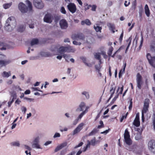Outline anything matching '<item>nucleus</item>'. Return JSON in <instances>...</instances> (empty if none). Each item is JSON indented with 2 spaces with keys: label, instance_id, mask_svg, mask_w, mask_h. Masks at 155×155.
I'll use <instances>...</instances> for the list:
<instances>
[{
  "label": "nucleus",
  "instance_id": "f257e3e1",
  "mask_svg": "<svg viewBox=\"0 0 155 155\" xmlns=\"http://www.w3.org/2000/svg\"><path fill=\"white\" fill-rule=\"evenodd\" d=\"M124 142L127 144L126 146V149L129 150L131 151L133 148L130 146L132 144V140L130 137V132L128 131V129H126L124 134Z\"/></svg>",
  "mask_w": 155,
  "mask_h": 155
},
{
  "label": "nucleus",
  "instance_id": "f03ea898",
  "mask_svg": "<svg viewBox=\"0 0 155 155\" xmlns=\"http://www.w3.org/2000/svg\"><path fill=\"white\" fill-rule=\"evenodd\" d=\"M16 25V21L14 17H10L6 20L4 27L5 30L8 31H11L12 30V28L15 27Z\"/></svg>",
  "mask_w": 155,
  "mask_h": 155
},
{
  "label": "nucleus",
  "instance_id": "7ed1b4c3",
  "mask_svg": "<svg viewBox=\"0 0 155 155\" xmlns=\"http://www.w3.org/2000/svg\"><path fill=\"white\" fill-rule=\"evenodd\" d=\"M71 38L73 40L79 39L83 40L85 38V36L82 33H79L72 35Z\"/></svg>",
  "mask_w": 155,
  "mask_h": 155
},
{
  "label": "nucleus",
  "instance_id": "20e7f679",
  "mask_svg": "<svg viewBox=\"0 0 155 155\" xmlns=\"http://www.w3.org/2000/svg\"><path fill=\"white\" fill-rule=\"evenodd\" d=\"M147 58L151 65L155 68V56H152L150 53H147Z\"/></svg>",
  "mask_w": 155,
  "mask_h": 155
},
{
  "label": "nucleus",
  "instance_id": "39448f33",
  "mask_svg": "<svg viewBox=\"0 0 155 155\" xmlns=\"http://www.w3.org/2000/svg\"><path fill=\"white\" fill-rule=\"evenodd\" d=\"M150 102V100L149 99L146 98L145 99L143 108L142 110V112L146 113L148 111Z\"/></svg>",
  "mask_w": 155,
  "mask_h": 155
},
{
  "label": "nucleus",
  "instance_id": "423d86ee",
  "mask_svg": "<svg viewBox=\"0 0 155 155\" xmlns=\"http://www.w3.org/2000/svg\"><path fill=\"white\" fill-rule=\"evenodd\" d=\"M136 80L137 87L139 89H140L141 88V85L143 83V81L142 76L139 73H137V75Z\"/></svg>",
  "mask_w": 155,
  "mask_h": 155
},
{
  "label": "nucleus",
  "instance_id": "0eeeda50",
  "mask_svg": "<svg viewBox=\"0 0 155 155\" xmlns=\"http://www.w3.org/2000/svg\"><path fill=\"white\" fill-rule=\"evenodd\" d=\"M33 4L36 8L38 9H42L44 7V4L41 0H34Z\"/></svg>",
  "mask_w": 155,
  "mask_h": 155
},
{
  "label": "nucleus",
  "instance_id": "6e6552de",
  "mask_svg": "<svg viewBox=\"0 0 155 155\" xmlns=\"http://www.w3.org/2000/svg\"><path fill=\"white\" fill-rule=\"evenodd\" d=\"M53 20V16L50 14L48 13L46 14L44 18V21L47 23H51Z\"/></svg>",
  "mask_w": 155,
  "mask_h": 155
},
{
  "label": "nucleus",
  "instance_id": "1a4fd4ad",
  "mask_svg": "<svg viewBox=\"0 0 155 155\" xmlns=\"http://www.w3.org/2000/svg\"><path fill=\"white\" fill-rule=\"evenodd\" d=\"M69 11L72 13H74L77 10L76 6L74 3H70L67 5Z\"/></svg>",
  "mask_w": 155,
  "mask_h": 155
},
{
  "label": "nucleus",
  "instance_id": "9d476101",
  "mask_svg": "<svg viewBox=\"0 0 155 155\" xmlns=\"http://www.w3.org/2000/svg\"><path fill=\"white\" fill-rule=\"evenodd\" d=\"M148 147L149 150L155 153V141L154 140H151L149 142Z\"/></svg>",
  "mask_w": 155,
  "mask_h": 155
},
{
  "label": "nucleus",
  "instance_id": "9b49d317",
  "mask_svg": "<svg viewBox=\"0 0 155 155\" xmlns=\"http://www.w3.org/2000/svg\"><path fill=\"white\" fill-rule=\"evenodd\" d=\"M18 8L21 12L23 13L27 12L28 10V7L25 4L21 2L19 4Z\"/></svg>",
  "mask_w": 155,
  "mask_h": 155
},
{
  "label": "nucleus",
  "instance_id": "f8f14e48",
  "mask_svg": "<svg viewBox=\"0 0 155 155\" xmlns=\"http://www.w3.org/2000/svg\"><path fill=\"white\" fill-rule=\"evenodd\" d=\"M59 24L61 28L62 29H66L68 27V23L65 19L61 20L60 21Z\"/></svg>",
  "mask_w": 155,
  "mask_h": 155
},
{
  "label": "nucleus",
  "instance_id": "ddd939ff",
  "mask_svg": "<svg viewBox=\"0 0 155 155\" xmlns=\"http://www.w3.org/2000/svg\"><path fill=\"white\" fill-rule=\"evenodd\" d=\"M84 125L83 123H80L74 130L73 134L74 135L80 132L82 129Z\"/></svg>",
  "mask_w": 155,
  "mask_h": 155
},
{
  "label": "nucleus",
  "instance_id": "4468645a",
  "mask_svg": "<svg viewBox=\"0 0 155 155\" xmlns=\"http://www.w3.org/2000/svg\"><path fill=\"white\" fill-rule=\"evenodd\" d=\"M133 124L136 127H138L140 125V121L139 114H136V117L133 122Z\"/></svg>",
  "mask_w": 155,
  "mask_h": 155
},
{
  "label": "nucleus",
  "instance_id": "2eb2a0df",
  "mask_svg": "<svg viewBox=\"0 0 155 155\" xmlns=\"http://www.w3.org/2000/svg\"><path fill=\"white\" fill-rule=\"evenodd\" d=\"M67 145V142H65L62 143L59 145L54 150L55 152H57L59 150L65 147H66Z\"/></svg>",
  "mask_w": 155,
  "mask_h": 155
},
{
  "label": "nucleus",
  "instance_id": "dca6fc26",
  "mask_svg": "<svg viewBox=\"0 0 155 155\" xmlns=\"http://www.w3.org/2000/svg\"><path fill=\"white\" fill-rule=\"evenodd\" d=\"M127 63L125 62L124 63V65H123V69L120 70L119 73V77L120 78L122 76V74L123 73H125V68L126 66Z\"/></svg>",
  "mask_w": 155,
  "mask_h": 155
},
{
  "label": "nucleus",
  "instance_id": "f3484780",
  "mask_svg": "<svg viewBox=\"0 0 155 155\" xmlns=\"http://www.w3.org/2000/svg\"><path fill=\"white\" fill-rule=\"evenodd\" d=\"M107 26L110 30L112 31L113 33H114V30L115 28V27L114 24L111 23H108L107 24Z\"/></svg>",
  "mask_w": 155,
  "mask_h": 155
},
{
  "label": "nucleus",
  "instance_id": "a211bd4d",
  "mask_svg": "<svg viewBox=\"0 0 155 155\" xmlns=\"http://www.w3.org/2000/svg\"><path fill=\"white\" fill-rule=\"evenodd\" d=\"M85 106V104L84 102H81L80 105L79 107L77 108L76 111H81L83 110V108Z\"/></svg>",
  "mask_w": 155,
  "mask_h": 155
},
{
  "label": "nucleus",
  "instance_id": "6ab92c4d",
  "mask_svg": "<svg viewBox=\"0 0 155 155\" xmlns=\"http://www.w3.org/2000/svg\"><path fill=\"white\" fill-rule=\"evenodd\" d=\"M66 52H74L75 51V49L73 47L70 45L66 47Z\"/></svg>",
  "mask_w": 155,
  "mask_h": 155
},
{
  "label": "nucleus",
  "instance_id": "aec40b11",
  "mask_svg": "<svg viewBox=\"0 0 155 155\" xmlns=\"http://www.w3.org/2000/svg\"><path fill=\"white\" fill-rule=\"evenodd\" d=\"M91 24L90 21L88 19H86L81 21V24L82 25H84L86 24L87 25L89 26L91 25Z\"/></svg>",
  "mask_w": 155,
  "mask_h": 155
},
{
  "label": "nucleus",
  "instance_id": "412c9836",
  "mask_svg": "<svg viewBox=\"0 0 155 155\" xmlns=\"http://www.w3.org/2000/svg\"><path fill=\"white\" fill-rule=\"evenodd\" d=\"M58 52L61 54L66 52V47L62 46L60 47L58 49Z\"/></svg>",
  "mask_w": 155,
  "mask_h": 155
},
{
  "label": "nucleus",
  "instance_id": "4be33fe9",
  "mask_svg": "<svg viewBox=\"0 0 155 155\" xmlns=\"http://www.w3.org/2000/svg\"><path fill=\"white\" fill-rule=\"evenodd\" d=\"M144 9L145 13L147 17H149L150 15V10L147 4L145 5Z\"/></svg>",
  "mask_w": 155,
  "mask_h": 155
},
{
  "label": "nucleus",
  "instance_id": "5701e85b",
  "mask_svg": "<svg viewBox=\"0 0 155 155\" xmlns=\"http://www.w3.org/2000/svg\"><path fill=\"white\" fill-rule=\"evenodd\" d=\"M150 49L151 51L155 53V41H152L150 45Z\"/></svg>",
  "mask_w": 155,
  "mask_h": 155
},
{
  "label": "nucleus",
  "instance_id": "b1692460",
  "mask_svg": "<svg viewBox=\"0 0 155 155\" xmlns=\"http://www.w3.org/2000/svg\"><path fill=\"white\" fill-rule=\"evenodd\" d=\"M25 27L23 25H21L18 27L17 31H18L22 32L25 30Z\"/></svg>",
  "mask_w": 155,
  "mask_h": 155
},
{
  "label": "nucleus",
  "instance_id": "393cba45",
  "mask_svg": "<svg viewBox=\"0 0 155 155\" xmlns=\"http://www.w3.org/2000/svg\"><path fill=\"white\" fill-rule=\"evenodd\" d=\"M98 24H96V26L95 25H94V28L97 32H101V30L102 29V27H101L98 26Z\"/></svg>",
  "mask_w": 155,
  "mask_h": 155
},
{
  "label": "nucleus",
  "instance_id": "a878e982",
  "mask_svg": "<svg viewBox=\"0 0 155 155\" xmlns=\"http://www.w3.org/2000/svg\"><path fill=\"white\" fill-rule=\"evenodd\" d=\"M39 41L38 39L34 38L31 41V46L37 44L38 43Z\"/></svg>",
  "mask_w": 155,
  "mask_h": 155
},
{
  "label": "nucleus",
  "instance_id": "bb28decb",
  "mask_svg": "<svg viewBox=\"0 0 155 155\" xmlns=\"http://www.w3.org/2000/svg\"><path fill=\"white\" fill-rule=\"evenodd\" d=\"M131 39H132V38H131V37H130L127 40H126V42H128V44L127 46V48L126 49V51H125L126 53L127 52V51H128V50L130 46V44L131 43Z\"/></svg>",
  "mask_w": 155,
  "mask_h": 155
},
{
  "label": "nucleus",
  "instance_id": "cd10ccee",
  "mask_svg": "<svg viewBox=\"0 0 155 155\" xmlns=\"http://www.w3.org/2000/svg\"><path fill=\"white\" fill-rule=\"evenodd\" d=\"M114 50V48L112 46H110L109 48L108 51H107V54L109 56H111L112 51Z\"/></svg>",
  "mask_w": 155,
  "mask_h": 155
},
{
  "label": "nucleus",
  "instance_id": "c85d7f7f",
  "mask_svg": "<svg viewBox=\"0 0 155 155\" xmlns=\"http://www.w3.org/2000/svg\"><path fill=\"white\" fill-rule=\"evenodd\" d=\"M26 2L28 5L29 11L32 12V7L31 3L28 0H27Z\"/></svg>",
  "mask_w": 155,
  "mask_h": 155
},
{
  "label": "nucleus",
  "instance_id": "c756f323",
  "mask_svg": "<svg viewBox=\"0 0 155 155\" xmlns=\"http://www.w3.org/2000/svg\"><path fill=\"white\" fill-rule=\"evenodd\" d=\"M2 76L4 77L8 78L11 75V73L10 71L9 72H6V71H4L2 74Z\"/></svg>",
  "mask_w": 155,
  "mask_h": 155
},
{
  "label": "nucleus",
  "instance_id": "7c9ffc66",
  "mask_svg": "<svg viewBox=\"0 0 155 155\" xmlns=\"http://www.w3.org/2000/svg\"><path fill=\"white\" fill-rule=\"evenodd\" d=\"M97 129L96 128H94L89 134H88V136H90L96 134V133H97Z\"/></svg>",
  "mask_w": 155,
  "mask_h": 155
},
{
  "label": "nucleus",
  "instance_id": "2f4dec72",
  "mask_svg": "<svg viewBox=\"0 0 155 155\" xmlns=\"http://www.w3.org/2000/svg\"><path fill=\"white\" fill-rule=\"evenodd\" d=\"M101 54L99 53H97L94 54L95 58L97 60H100L101 59Z\"/></svg>",
  "mask_w": 155,
  "mask_h": 155
},
{
  "label": "nucleus",
  "instance_id": "473e14b6",
  "mask_svg": "<svg viewBox=\"0 0 155 155\" xmlns=\"http://www.w3.org/2000/svg\"><path fill=\"white\" fill-rule=\"evenodd\" d=\"M12 3H6L4 4L3 5V7L5 9H7L9 8L12 5Z\"/></svg>",
  "mask_w": 155,
  "mask_h": 155
},
{
  "label": "nucleus",
  "instance_id": "72a5a7b5",
  "mask_svg": "<svg viewBox=\"0 0 155 155\" xmlns=\"http://www.w3.org/2000/svg\"><path fill=\"white\" fill-rule=\"evenodd\" d=\"M96 143V141L95 138L94 137L93 139L91 140L90 144L91 145L94 146Z\"/></svg>",
  "mask_w": 155,
  "mask_h": 155
},
{
  "label": "nucleus",
  "instance_id": "f704fd0d",
  "mask_svg": "<svg viewBox=\"0 0 155 155\" xmlns=\"http://www.w3.org/2000/svg\"><path fill=\"white\" fill-rule=\"evenodd\" d=\"M0 46H3V47L1 48V50H5L6 49V48L4 47L5 46V44L4 42H0Z\"/></svg>",
  "mask_w": 155,
  "mask_h": 155
},
{
  "label": "nucleus",
  "instance_id": "c9c22d12",
  "mask_svg": "<svg viewBox=\"0 0 155 155\" xmlns=\"http://www.w3.org/2000/svg\"><path fill=\"white\" fill-rule=\"evenodd\" d=\"M132 99L131 98L130 99V105L129 107V110H132V108L133 102L132 101Z\"/></svg>",
  "mask_w": 155,
  "mask_h": 155
},
{
  "label": "nucleus",
  "instance_id": "e433bc0d",
  "mask_svg": "<svg viewBox=\"0 0 155 155\" xmlns=\"http://www.w3.org/2000/svg\"><path fill=\"white\" fill-rule=\"evenodd\" d=\"M82 94L84 95L87 99H88L89 98V93L87 92L84 91L82 93Z\"/></svg>",
  "mask_w": 155,
  "mask_h": 155
},
{
  "label": "nucleus",
  "instance_id": "4c0bfd02",
  "mask_svg": "<svg viewBox=\"0 0 155 155\" xmlns=\"http://www.w3.org/2000/svg\"><path fill=\"white\" fill-rule=\"evenodd\" d=\"M33 148H35L38 149L40 148V145L38 143H34L32 145Z\"/></svg>",
  "mask_w": 155,
  "mask_h": 155
},
{
  "label": "nucleus",
  "instance_id": "58836bf2",
  "mask_svg": "<svg viewBox=\"0 0 155 155\" xmlns=\"http://www.w3.org/2000/svg\"><path fill=\"white\" fill-rule=\"evenodd\" d=\"M153 128L155 130V112L153 113Z\"/></svg>",
  "mask_w": 155,
  "mask_h": 155
},
{
  "label": "nucleus",
  "instance_id": "ea45409f",
  "mask_svg": "<svg viewBox=\"0 0 155 155\" xmlns=\"http://www.w3.org/2000/svg\"><path fill=\"white\" fill-rule=\"evenodd\" d=\"M61 12L63 14H66V11L64 8V7L63 6L60 9Z\"/></svg>",
  "mask_w": 155,
  "mask_h": 155
},
{
  "label": "nucleus",
  "instance_id": "a19ab883",
  "mask_svg": "<svg viewBox=\"0 0 155 155\" xmlns=\"http://www.w3.org/2000/svg\"><path fill=\"white\" fill-rule=\"evenodd\" d=\"M17 97L16 94L15 93L12 92L11 93V99L13 98V99H16Z\"/></svg>",
  "mask_w": 155,
  "mask_h": 155
},
{
  "label": "nucleus",
  "instance_id": "79ce46f5",
  "mask_svg": "<svg viewBox=\"0 0 155 155\" xmlns=\"http://www.w3.org/2000/svg\"><path fill=\"white\" fill-rule=\"evenodd\" d=\"M11 144L13 146H19L20 144L18 142H13L11 143Z\"/></svg>",
  "mask_w": 155,
  "mask_h": 155
},
{
  "label": "nucleus",
  "instance_id": "37998d69",
  "mask_svg": "<svg viewBox=\"0 0 155 155\" xmlns=\"http://www.w3.org/2000/svg\"><path fill=\"white\" fill-rule=\"evenodd\" d=\"M80 58L82 60L83 62L85 64L86 63V58L84 57H81Z\"/></svg>",
  "mask_w": 155,
  "mask_h": 155
},
{
  "label": "nucleus",
  "instance_id": "c03bdc74",
  "mask_svg": "<svg viewBox=\"0 0 155 155\" xmlns=\"http://www.w3.org/2000/svg\"><path fill=\"white\" fill-rule=\"evenodd\" d=\"M73 43L75 45H80L81 44V42H78L75 41H73Z\"/></svg>",
  "mask_w": 155,
  "mask_h": 155
},
{
  "label": "nucleus",
  "instance_id": "a18cd8bd",
  "mask_svg": "<svg viewBox=\"0 0 155 155\" xmlns=\"http://www.w3.org/2000/svg\"><path fill=\"white\" fill-rule=\"evenodd\" d=\"M123 35H124L123 32H122V33L121 34V35H120V38H119V41L120 42H122V40L123 38Z\"/></svg>",
  "mask_w": 155,
  "mask_h": 155
},
{
  "label": "nucleus",
  "instance_id": "49530a36",
  "mask_svg": "<svg viewBox=\"0 0 155 155\" xmlns=\"http://www.w3.org/2000/svg\"><path fill=\"white\" fill-rule=\"evenodd\" d=\"M91 9L92 11H95L97 8V6L95 5H93L91 6Z\"/></svg>",
  "mask_w": 155,
  "mask_h": 155
},
{
  "label": "nucleus",
  "instance_id": "de8ad7c7",
  "mask_svg": "<svg viewBox=\"0 0 155 155\" xmlns=\"http://www.w3.org/2000/svg\"><path fill=\"white\" fill-rule=\"evenodd\" d=\"M54 22L55 23H57L60 19L59 17L58 16H56L54 17Z\"/></svg>",
  "mask_w": 155,
  "mask_h": 155
},
{
  "label": "nucleus",
  "instance_id": "09e8293b",
  "mask_svg": "<svg viewBox=\"0 0 155 155\" xmlns=\"http://www.w3.org/2000/svg\"><path fill=\"white\" fill-rule=\"evenodd\" d=\"M21 110L22 112H24V114H25V113L27 110L26 108L24 106H22L21 107Z\"/></svg>",
  "mask_w": 155,
  "mask_h": 155
},
{
  "label": "nucleus",
  "instance_id": "8fccbe9b",
  "mask_svg": "<svg viewBox=\"0 0 155 155\" xmlns=\"http://www.w3.org/2000/svg\"><path fill=\"white\" fill-rule=\"evenodd\" d=\"M83 144V143L82 142H81L78 145H76L74 147L75 148H77L82 146Z\"/></svg>",
  "mask_w": 155,
  "mask_h": 155
},
{
  "label": "nucleus",
  "instance_id": "3c124183",
  "mask_svg": "<svg viewBox=\"0 0 155 155\" xmlns=\"http://www.w3.org/2000/svg\"><path fill=\"white\" fill-rule=\"evenodd\" d=\"M69 55L65 54H64L63 55V57L65 59L66 61L67 62H68V61L67 60V59L69 57Z\"/></svg>",
  "mask_w": 155,
  "mask_h": 155
},
{
  "label": "nucleus",
  "instance_id": "603ef678",
  "mask_svg": "<svg viewBox=\"0 0 155 155\" xmlns=\"http://www.w3.org/2000/svg\"><path fill=\"white\" fill-rule=\"evenodd\" d=\"M60 136V134L59 133H56L54 136V137L56 138L57 137H59Z\"/></svg>",
  "mask_w": 155,
  "mask_h": 155
},
{
  "label": "nucleus",
  "instance_id": "864d4df0",
  "mask_svg": "<svg viewBox=\"0 0 155 155\" xmlns=\"http://www.w3.org/2000/svg\"><path fill=\"white\" fill-rule=\"evenodd\" d=\"M143 37L141 38V39L140 41V43L139 46L140 49L142 46L143 43Z\"/></svg>",
  "mask_w": 155,
  "mask_h": 155
},
{
  "label": "nucleus",
  "instance_id": "5fc2aeb1",
  "mask_svg": "<svg viewBox=\"0 0 155 155\" xmlns=\"http://www.w3.org/2000/svg\"><path fill=\"white\" fill-rule=\"evenodd\" d=\"M145 114V113H143V112H142V120L143 122H144L145 120V117L144 114Z\"/></svg>",
  "mask_w": 155,
  "mask_h": 155
},
{
  "label": "nucleus",
  "instance_id": "6e6d98bb",
  "mask_svg": "<svg viewBox=\"0 0 155 155\" xmlns=\"http://www.w3.org/2000/svg\"><path fill=\"white\" fill-rule=\"evenodd\" d=\"M84 113L83 112H82L79 115V116H78V119H81L82 117L84 115Z\"/></svg>",
  "mask_w": 155,
  "mask_h": 155
},
{
  "label": "nucleus",
  "instance_id": "4d7b16f0",
  "mask_svg": "<svg viewBox=\"0 0 155 155\" xmlns=\"http://www.w3.org/2000/svg\"><path fill=\"white\" fill-rule=\"evenodd\" d=\"M124 88V86L123 85H122V87H121L120 89V92H119V94H122Z\"/></svg>",
  "mask_w": 155,
  "mask_h": 155
},
{
  "label": "nucleus",
  "instance_id": "13d9d810",
  "mask_svg": "<svg viewBox=\"0 0 155 155\" xmlns=\"http://www.w3.org/2000/svg\"><path fill=\"white\" fill-rule=\"evenodd\" d=\"M127 1H125L124 5L125 6H126V7H127V6H128L130 5V2H129L127 4Z\"/></svg>",
  "mask_w": 155,
  "mask_h": 155
},
{
  "label": "nucleus",
  "instance_id": "bf43d9fd",
  "mask_svg": "<svg viewBox=\"0 0 155 155\" xmlns=\"http://www.w3.org/2000/svg\"><path fill=\"white\" fill-rule=\"evenodd\" d=\"M30 93V91L29 90H26L25 92V94H29Z\"/></svg>",
  "mask_w": 155,
  "mask_h": 155
},
{
  "label": "nucleus",
  "instance_id": "052dcab7",
  "mask_svg": "<svg viewBox=\"0 0 155 155\" xmlns=\"http://www.w3.org/2000/svg\"><path fill=\"white\" fill-rule=\"evenodd\" d=\"M16 124H15V123H13L12 124V127H11V128L12 129H14L16 127Z\"/></svg>",
  "mask_w": 155,
  "mask_h": 155
},
{
  "label": "nucleus",
  "instance_id": "680f3d73",
  "mask_svg": "<svg viewBox=\"0 0 155 155\" xmlns=\"http://www.w3.org/2000/svg\"><path fill=\"white\" fill-rule=\"evenodd\" d=\"M21 102V101L19 100L18 99H17L15 102V103L18 104H19Z\"/></svg>",
  "mask_w": 155,
  "mask_h": 155
},
{
  "label": "nucleus",
  "instance_id": "e2e57ef3",
  "mask_svg": "<svg viewBox=\"0 0 155 155\" xmlns=\"http://www.w3.org/2000/svg\"><path fill=\"white\" fill-rule=\"evenodd\" d=\"M78 122V119H75L73 122V124L74 125H75Z\"/></svg>",
  "mask_w": 155,
  "mask_h": 155
},
{
  "label": "nucleus",
  "instance_id": "0e129e2a",
  "mask_svg": "<svg viewBox=\"0 0 155 155\" xmlns=\"http://www.w3.org/2000/svg\"><path fill=\"white\" fill-rule=\"evenodd\" d=\"M134 23H133L132 24L131 27L129 29V31H130L134 27Z\"/></svg>",
  "mask_w": 155,
  "mask_h": 155
},
{
  "label": "nucleus",
  "instance_id": "69168bd1",
  "mask_svg": "<svg viewBox=\"0 0 155 155\" xmlns=\"http://www.w3.org/2000/svg\"><path fill=\"white\" fill-rule=\"evenodd\" d=\"M109 130H110V129H108V130H106L105 131H104L103 132H101V134H104V133L107 134L109 132Z\"/></svg>",
  "mask_w": 155,
  "mask_h": 155
},
{
  "label": "nucleus",
  "instance_id": "338daca9",
  "mask_svg": "<svg viewBox=\"0 0 155 155\" xmlns=\"http://www.w3.org/2000/svg\"><path fill=\"white\" fill-rule=\"evenodd\" d=\"M85 64L86 66H88L89 67H91L92 66V65L91 63H88L86 62V63Z\"/></svg>",
  "mask_w": 155,
  "mask_h": 155
},
{
  "label": "nucleus",
  "instance_id": "774afa93",
  "mask_svg": "<svg viewBox=\"0 0 155 155\" xmlns=\"http://www.w3.org/2000/svg\"><path fill=\"white\" fill-rule=\"evenodd\" d=\"M82 152V151H81V150H79L77 153H76V155H80L81 154V153Z\"/></svg>",
  "mask_w": 155,
  "mask_h": 155
}]
</instances>
